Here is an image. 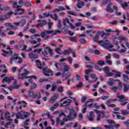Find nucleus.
<instances>
[{"label": "nucleus", "instance_id": "1", "mask_svg": "<svg viewBox=\"0 0 129 129\" xmlns=\"http://www.w3.org/2000/svg\"><path fill=\"white\" fill-rule=\"evenodd\" d=\"M77 114L74 109H70V114L66 116L64 112L59 113V116L56 118V123L60 125H64V123L68 120H73L74 117H76Z\"/></svg>", "mask_w": 129, "mask_h": 129}, {"label": "nucleus", "instance_id": "2", "mask_svg": "<svg viewBox=\"0 0 129 129\" xmlns=\"http://www.w3.org/2000/svg\"><path fill=\"white\" fill-rule=\"evenodd\" d=\"M101 32L99 31L97 33L96 36L94 37V42H97V43H99V44H101V46L102 47H104V48H106V49H107L108 50H109L111 52H115V49H111V48L113 47V46L109 43V41L108 40H106L105 41H103V40L98 41V38H99V36H100Z\"/></svg>", "mask_w": 129, "mask_h": 129}, {"label": "nucleus", "instance_id": "3", "mask_svg": "<svg viewBox=\"0 0 129 129\" xmlns=\"http://www.w3.org/2000/svg\"><path fill=\"white\" fill-rule=\"evenodd\" d=\"M36 66H37L39 69H43V74L45 76H50L53 75V71L50 70H47L46 68H43V66H44V63H41L39 60H36Z\"/></svg>", "mask_w": 129, "mask_h": 129}, {"label": "nucleus", "instance_id": "4", "mask_svg": "<svg viewBox=\"0 0 129 129\" xmlns=\"http://www.w3.org/2000/svg\"><path fill=\"white\" fill-rule=\"evenodd\" d=\"M70 69H71V67L68 64H67L66 63H64L63 66V72L61 74L62 77H66V80L68 79V78L71 76V74H68Z\"/></svg>", "mask_w": 129, "mask_h": 129}, {"label": "nucleus", "instance_id": "5", "mask_svg": "<svg viewBox=\"0 0 129 129\" xmlns=\"http://www.w3.org/2000/svg\"><path fill=\"white\" fill-rule=\"evenodd\" d=\"M53 33V30H44L43 32H41L40 35L39 34H36L34 35L36 37H41L42 38V39H44V40H48V39H49L50 36L48 34H52Z\"/></svg>", "mask_w": 129, "mask_h": 129}, {"label": "nucleus", "instance_id": "6", "mask_svg": "<svg viewBox=\"0 0 129 129\" xmlns=\"http://www.w3.org/2000/svg\"><path fill=\"white\" fill-rule=\"evenodd\" d=\"M24 73L19 74L18 75V79L23 80V79H27L28 77L27 76L30 73V72L26 69L23 70Z\"/></svg>", "mask_w": 129, "mask_h": 129}, {"label": "nucleus", "instance_id": "7", "mask_svg": "<svg viewBox=\"0 0 129 129\" xmlns=\"http://www.w3.org/2000/svg\"><path fill=\"white\" fill-rule=\"evenodd\" d=\"M71 101H72V100L67 99V98H64L60 101V102H61L60 104V107H62V106H65L66 105H70Z\"/></svg>", "mask_w": 129, "mask_h": 129}, {"label": "nucleus", "instance_id": "8", "mask_svg": "<svg viewBox=\"0 0 129 129\" xmlns=\"http://www.w3.org/2000/svg\"><path fill=\"white\" fill-rule=\"evenodd\" d=\"M93 101H94V100H93V99H90L88 101L86 102V103L85 104L84 106V108L82 109L83 113H85L87 107H93V106H92L93 105L92 104H88L89 102H93Z\"/></svg>", "mask_w": 129, "mask_h": 129}, {"label": "nucleus", "instance_id": "9", "mask_svg": "<svg viewBox=\"0 0 129 129\" xmlns=\"http://www.w3.org/2000/svg\"><path fill=\"white\" fill-rule=\"evenodd\" d=\"M48 52L50 56H52L53 52H52V49L50 47H46L44 50L42 52V55L44 57H48Z\"/></svg>", "mask_w": 129, "mask_h": 129}, {"label": "nucleus", "instance_id": "10", "mask_svg": "<svg viewBox=\"0 0 129 129\" xmlns=\"http://www.w3.org/2000/svg\"><path fill=\"white\" fill-rule=\"evenodd\" d=\"M62 24L63 26H66L67 24H69L71 29H72V30H74V29L75 28V27L72 25V23H70V21H69V19H68V18H66L63 19L62 21Z\"/></svg>", "mask_w": 129, "mask_h": 129}, {"label": "nucleus", "instance_id": "11", "mask_svg": "<svg viewBox=\"0 0 129 129\" xmlns=\"http://www.w3.org/2000/svg\"><path fill=\"white\" fill-rule=\"evenodd\" d=\"M25 98H28V97H31L32 98H37V94L34 93V91L30 90L28 91V96L24 95Z\"/></svg>", "mask_w": 129, "mask_h": 129}, {"label": "nucleus", "instance_id": "12", "mask_svg": "<svg viewBox=\"0 0 129 129\" xmlns=\"http://www.w3.org/2000/svg\"><path fill=\"white\" fill-rule=\"evenodd\" d=\"M58 97H59V95H58V94H54L49 100L48 102L51 104H53V103H54L55 101H56Z\"/></svg>", "mask_w": 129, "mask_h": 129}, {"label": "nucleus", "instance_id": "13", "mask_svg": "<svg viewBox=\"0 0 129 129\" xmlns=\"http://www.w3.org/2000/svg\"><path fill=\"white\" fill-rule=\"evenodd\" d=\"M94 110L95 112H96V113H97L98 114V116L97 117V121L100 120L101 115H102L103 117L104 116V111H100L97 110Z\"/></svg>", "mask_w": 129, "mask_h": 129}, {"label": "nucleus", "instance_id": "14", "mask_svg": "<svg viewBox=\"0 0 129 129\" xmlns=\"http://www.w3.org/2000/svg\"><path fill=\"white\" fill-rule=\"evenodd\" d=\"M104 127H105L106 129H115V128H118L119 127L120 125L119 124H115L114 125H104Z\"/></svg>", "mask_w": 129, "mask_h": 129}, {"label": "nucleus", "instance_id": "15", "mask_svg": "<svg viewBox=\"0 0 129 129\" xmlns=\"http://www.w3.org/2000/svg\"><path fill=\"white\" fill-rule=\"evenodd\" d=\"M15 13H13L15 16H17L18 14L19 15H22V14H24V12H25V9H22L20 8H18L16 10H15Z\"/></svg>", "mask_w": 129, "mask_h": 129}, {"label": "nucleus", "instance_id": "16", "mask_svg": "<svg viewBox=\"0 0 129 129\" xmlns=\"http://www.w3.org/2000/svg\"><path fill=\"white\" fill-rule=\"evenodd\" d=\"M12 80H14V77H6L3 80L2 82H6L7 83H11Z\"/></svg>", "mask_w": 129, "mask_h": 129}, {"label": "nucleus", "instance_id": "17", "mask_svg": "<svg viewBox=\"0 0 129 129\" xmlns=\"http://www.w3.org/2000/svg\"><path fill=\"white\" fill-rule=\"evenodd\" d=\"M2 52H3L2 55L4 57H7V55H8V54H9L10 56H12V55H13V50H9V51H7L5 50H2Z\"/></svg>", "mask_w": 129, "mask_h": 129}, {"label": "nucleus", "instance_id": "18", "mask_svg": "<svg viewBox=\"0 0 129 129\" xmlns=\"http://www.w3.org/2000/svg\"><path fill=\"white\" fill-rule=\"evenodd\" d=\"M29 56L31 60H34L35 59H38V55L37 54H34L33 53H30L29 54Z\"/></svg>", "mask_w": 129, "mask_h": 129}, {"label": "nucleus", "instance_id": "19", "mask_svg": "<svg viewBox=\"0 0 129 129\" xmlns=\"http://www.w3.org/2000/svg\"><path fill=\"white\" fill-rule=\"evenodd\" d=\"M16 115V118L18 119L19 118H20L21 119H24V116L21 113L19 112L17 114L13 113L12 115V117H14Z\"/></svg>", "mask_w": 129, "mask_h": 129}, {"label": "nucleus", "instance_id": "20", "mask_svg": "<svg viewBox=\"0 0 129 129\" xmlns=\"http://www.w3.org/2000/svg\"><path fill=\"white\" fill-rule=\"evenodd\" d=\"M123 92H127L129 90V84H123Z\"/></svg>", "mask_w": 129, "mask_h": 129}, {"label": "nucleus", "instance_id": "21", "mask_svg": "<svg viewBox=\"0 0 129 129\" xmlns=\"http://www.w3.org/2000/svg\"><path fill=\"white\" fill-rule=\"evenodd\" d=\"M46 24H47V22H46V20H43L42 21V23H40L37 24H36L35 26L36 28H39V27H43V26L46 25Z\"/></svg>", "mask_w": 129, "mask_h": 129}, {"label": "nucleus", "instance_id": "22", "mask_svg": "<svg viewBox=\"0 0 129 129\" xmlns=\"http://www.w3.org/2000/svg\"><path fill=\"white\" fill-rule=\"evenodd\" d=\"M112 5V3H110L106 7V11L108 12L109 13H113L114 11L113 9H111L110 8L111 7V5Z\"/></svg>", "mask_w": 129, "mask_h": 129}, {"label": "nucleus", "instance_id": "23", "mask_svg": "<svg viewBox=\"0 0 129 129\" xmlns=\"http://www.w3.org/2000/svg\"><path fill=\"white\" fill-rule=\"evenodd\" d=\"M52 81V78H48L47 79L45 78H41L39 80V82H51Z\"/></svg>", "mask_w": 129, "mask_h": 129}, {"label": "nucleus", "instance_id": "24", "mask_svg": "<svg viewBox=\"0 0 129 129\" xmlns=\"http://www.w3.org/2000/svg\"><path fill=\"white\" fill-rule=\"evenodd\" d=\"M18 103V104H22L21 106H20L19 109H22V107H26V102L25 101H19Z\"/></svg>", "mask_w": 129, "mask_h": 129}, {"label": "nucleus", "instance_id": "25", "mask_svg": "<svg viewBox=\"0 0 129 129\" xmlns=\"http://www.w3.org/2000/svg\"><path fill=\"white\" fill-rule=\"evenodd\" d=\"M110 70V69L108 68V67H105L104 68H102V71H104L106 74H107Z\"/></svg>", "mask_w": 129, "mask_h": 129}, {"label": "nucleus", "instance_id": "26", "mask_svg": "<svg viewBox=\"0 0 129 129\" xmlns=\"http://www.w3.org/2000/svg\"><path fill=\"white\" fill-rule=\"evenodd\" d=\"M110 34L109 33H106L105 32H103L102 34L101 35V37L103 39H106L108 37V36H110Z\"/></svg>", "mask_w": 129, "mask_h": 129}, {"label": "nucleus", "instance_id": "27", "mask_svg": "<svg viewBox=\"0 0 129 129\" xmlns=\"http://www.w3.org/2000/svg\"><path fill=\"white\" fill-rule=\"evenodd\" d=\"M122 7L124 10H128L129 6L127 5L126 2H125L124 4H121Z\"/></svg>", "mask_w": 129, "mask_h": 129}, {"label": "nucleus", "instance_id": "28", "mask_svg": "<svg viewBox=\"0 0 129 129\" xmlns=\"http://www.w3.org/2000/svg\"><path fill=\"white\" fill-rule=\"evenodd\" d=\"M50 17L51 19L54 20V21H57L58 20V16L56 14H54L53 15L52 14H50Z\"/></svg>", "mask_w": 129, "mask_h": 129}, {"label": "nucleus", "instance_id": "29", "mask_svg": "<svg viewBox=\"0 0 129 129\" xmlns=\"http://www.w3.org/2000/svg\"><path fill=\"white\" fill-rule=\"evenodd\" d=\"M113 9L115 11L116 16H120L121 15V13L117 12V7L116 6H113Z\"/></svg>", "mask_w": 129, "mask_h": 129}, {"label": "nucleus", "instance_id": "30", "mask_svg": "<svg viewBox=\"0 0 129 129\" xmlns=\"http://www.w3.org/2000/svg\"><path fill=\"white\" fill-rule=\"evenodd\" d=\"M83 6H84V3L79 1L78 3L77 4L78 8H79V9H82Z\"/></svg>", "mask_w": 129, "mask_h": 129}, {"label": "nucleus", "instance_id": "31", "mask_svg": "<svg viewBox=\"0 0 129 129\" xmlns=\"http://www.w3.org/2000/svg\"><path fill=\"white\" fill-rule=\"evenodd\" d=\"M121 45L122 46L123 48L119 50V52H120L121 54H122V53L126 52V48H125V47L123 45L121 44Z\"/></svg>", "mask_w": 129, "mask_h": 129}, {"label": "nucleus", "instance_id": "32", "mask_svg": "<svg viewBox=\"0 0 129 129\" xmlns=\"http://www.w3.org/2000/svg\"><path fill=\"white\" fill-rule=\"evenodd\" d=\"M58 106H59V104L58 103H56L54 104L53 106H52L50 108L51 111H54V110H55V109H56V108H57V107H58Z\"/></svg>", "mask_w": 129, "mask_h": 129}, {"label": "nucleus", "instance_id": "33", "mask_svg": "<svg viewBox=\"0 0 129 129\" xmlns=\"http://www.w3.org/2000/svg\"><path fill=\"white\" fill-rule=\"evenodd\" d=\"M117 39L119 41V42H121V41H127V39L126 37L122 36H119L117 37Z\"/></svg>", "mask_w": 129, "mask_h": 129}, {"label": "nucleus", "instance_id": "34", "mask_svg": "<svg viewBox=\"0 0 129 129\" xmlns=\"http://www.w3.org/2000/svg\"><path fill=\"white\" fill-rule=\"evenodd\" d=\"M112 72L115 73V75L116 77H120V76H121V74H120V72H116V71L114 70H113Z\"/></svg>", "mask_w": 129, "mask_h": 129}, {"label": "nucleus", "instance_id": "35", "mask_svg": "<svg viewBox=\"0 0 129 129\" xmlns=\"http://www.w3.org/2000/svg\"><path fill=\"white\" fill-rule=\"evenodd\" d=\"M12 7L14 9H19V8H21V7H20V5H18V3H17L16 2L13 3Z\"/></svg>", "mask_w": 129, "mask_h": 129}, {"label": "nucleus", "instance_id": "36", "mask_svg": "<svg viewBox=\"0 0 129 129\" xmlns=\"http://www.w3.org/2000/svg\"><path fill=\"white\" fill-rule=\"evenodd\" d=\"M120 104L122 106L125 105V104H127V102H128V99H125L124 100H122L120 101Z\"/></svg>", "mask_w": 129, "mask_h": 129}, {"label": "nucleus", "instance_id": "37", "mask_svg": "<svg viewBox=\"0 0 129 129\" xmlns=\"http://www.w3.org/2000/svg\"><path fill=\"white\" fill-rule=\"evenodd\" d=\"M10 115V112H6V113L5 114L4 116H5V118H7L8 120H10V121H11V120H12L11 119V117L7 116V115Z\"/></svg>", "mask_w": 129, "mask_h": 129}, {"label": "nucleus", "instance_id": "38", "mask_svg": "<svg viewBox=\"0 0 129 129\" xmlns=\"http://www.w3.org/2000/svg\"><path fill=\"white\" fill-rule=\"evenodd\" d=\"M26 43L27 44L30 43V44H32V45H34L35 44H37V41H34V40H27L26 41Z\"/></svg>", "mask_w": 129, "mask_h": 129}, {"label": "nucleus", "instance_id": "39", "mask_svg": "<svg viewBox=\"0 0 129 129\" xmlns=\"http://www.w3.org/2000/svg\"><path fill=\"white\" fill-rule=\"evenodd\" d=\"M97 64L100 66H103V65L105 64V62H104V61L103 60H99L98 61Z\"/></svg>", "mask_w": 129, "mask_h": 129}, {"label": "nucleus", "instance_id": "40", "mask_svg": "<svg viewBox=\"0 0 129 129\" xmlns=\"http://www.w3.org/2000/svg\"><path fill=\"white\" fill-rule=\"evenodd\" d=\"M41 92L43 93V95H46V97L50 96V93L48 92H44V90H41Z\"/></svg>", "mask_w": 129, "mask_h": 129}, {"label": "nucleus", "instance_id": "41", "mask_svg": "<svg viewBox=\"0 0 129 129\" xmlns=\"http://www.w3.org/2000/svg\"><path fill=\"white\" fill-rule=\"evenodd\" d=\"M117 98L119 99V101H122L123 99H124V96L123 95H117Z\"/></svg>", "mask_w": 129, "mask_h": 129}, {"label": "nucleus", "instance_id": "42", "mask_svg": "<svg viewBox=\"0 0 129 129\" xmlns=\"http://www.w3.org/2000/svg\"><path fill=\"white\" fill-rule=\"evenodd\" d=\"M108 24L109 25H116L117 24V21L113 20V21L108 22Z\"/></svg>", "mask_w": 129, "mask_h": 129}, {"label": "nucleus", "instance_id": "43", "mask_svg": "<svg viewBox=\"0 0 129 129\" xmlns=\"http://www.w3.org/2000/svg\"><path fill=\"white\" fill-rule=\"evenodd\" d=\"M94 66V63L93 62H90L87 65V68H92Z\"/></svg>", "mask_w": 129, "mask_h": 129}, {"label": "nucleus", "instance_id": "44", "mask_svg": "<svg viewBox=\"0 0 129 129\" xmlns=\"http://www.w3.org/2000/svg\"><path fill=\"white\" fill-rule=\"evenodd\" d=\"M123 80L125 82H126L127 80H129L128 77L125 75H123Z\"/></svg>", "mask_w": 129, "mask_h": 129}, {"label": "nucleus", "instance_id": "45", "mask_svg": "<svg viewBox=\"0 0 129 129\" xmlns=\"http://www.w3.org/2000/svg\"><path fill=\"white\" fill-rule=\"evenodd\" d=\"M116 117L117 119H121V120H124V119H125V118H124V117H122L121 115H117L116 116Z\"/></svg>", "mask_w": 129, "mask_h": 129}, {"label": "nucleus", "instance_id": "46", "mask_svg": "<svg viewBox=\"0 0 129 129\" xmlns=\"http://www.w3.org/2000/svg\"><path fill=\"white\" fill-rule=\"evenodd\" d=\"M23 114H24V116L23 117H28V116H29L31 114L30 113V112H23Z\"/></svg>", "mask_w": 129, "mask_h": 129}, {"label": "nucleus", "instance_id": "47", "mask_svg": "<svg viewBox=\"0 0 129 129\" xmlns=\"http://www.w3.org/2000/svg\"><path fill=\"white\" fill-rule=\"evenodd\" d=\"M5 26H6V27H8V28H13V25H12V23H5Z\"/></svg>", "mask_w": 129, "mask_h": 129}, {"label": "nucleus", "instance_id": "48", "mask_svg": "<svg viewBox=\"0 0 129 129\" xmlns=\"http://www.w3.org/2000/svg\"><path fill=\"white\" fill-rule=\"evenodd\" d=\"M23 4H24V1L23 0H19L18 1V4L20 8H22L23 7Z\"/></svg>", "mask_w": 129, "mask_h": 129}, {"label": "nucleus", "instance_id": "49", "mask_svg": "<svg viewBox=\"0 0 129 129\" xmlns=\"http://www.w3.org/2000/svg\"><path fill=\"white\" fill-rule=\"evenodd\" d=\"M90 72H92V69H89V70H86L85 71V74L86 75H88L90 73Z\"/></svg>", "mask_w": 129, "mask_h": 129}, {"label": "nucleus", "instance_id": "50", "mask_svg": "<svg viewBox=\"0 0 129 129\" xmlns=\"http://www.w3.org/2000/svg\"><path fill=\"white\" fill-rule=\"evenodd\" d=\"M57 89V91L58 92H60V93H62V92H63V87H58Z\"/></svg>", "mask_w": 129, "mask_h": 129}, {"label": "nucleus", "instance_id": "51", "mask_svg": "<svg viewBox=\"0 0 129 129\" xmlns=\"http://www.w3.org/2000/svg\"><path fill=\"white\" fill-rule=\"evenodd\" d=\"M107 123H109L110 124H114L115 122L113 120H107Z\"/></svg>", "mask_w": 129, "mask_h": 129}, {"label": "nucleus", "instance_id": "52", "mask_svg": "<svg viewBox=\"0 0 129 129\" xmlns=\"http://www.w3.org/2000/svg\"><path fill=\"white\" fill-rule=\"evenodd\" d=\"M36 87H37V85H36V84L34 83L32 85L30 89L31 90H33V89H35V88H36Z\"/></svg>", "mask_w": 129, "mask_h": 129}, {"label": "nucleus", "instance_id": "53", "mask_svg": "<svg viewBox=\"0 0 129 129\" xmlns=\"http://www.w3.org/2000/svg\"><path fill=\"white\" fill-rule=\"evenodd\" d=\"M105 32L108 34V33H114V30L112 29H106Z\"/></svg>", "mask_w": 129, "mask_h": 129}, {"label": "nucleus", "instance_id": "54", "mask_svg": "<svg viewBox=\"0 0 129 129\" xmlns=\"http://www.w3.org/2000/svg\"><path fill=\"white\" fill-rule=\"evenodd\" d=\"M63 55H69L70 54V51L69 50H64L62 52Z\"/></svg>", "mask_w": 129, "mask_h": 129}, {"label": "nucleus", "instance_id": "55", "mask_svg": "<svg viewBox=\"0 0 129 129\" xmlns=\"http://www.w3.org/2000/svg\"><path fill=\"white\" fill-rule=\"evenodd\" d=\"M43 50V48H40L39 49H35L33 51V52H34V53H36V52H37V53H38L39 54H40V53H41V51Z\"/></svg>", "mask_w": 129, "mask_h": 129}, {"label": "nucleus", "instance_id": "56", "mask_svg": "<svg viewBox=\"0 0 129 129\" xmlns=\"http://www.w3.org/2000/svg\"><path fill=\"white\" fill-rule=\"evenodd\" d=\"M87 99V97L86 96H84L82 97L81 102H82L83 103L85 102Z\"/></svg>", "mask_w": 129, "mask_h": 129}, {"label": "nucleus", "instance_id": "57", "mask_svg": "<svg viewBox=\"0 0 129 129\" xmlns=\"http://www.w3.org/2000/svg\"><path fill=\"white\" fill-rule=\"evenodd\" d=\"M25 7H31L32 6V4L30 2H26L24 4Z\"/></svg>", "mask_w": 129, "mask_h": 129}, {"label": "nucleus", "instance_id": "58", "mask_svg": "<svg viewBox=\"0 0 129 129\" xmlns=\"http://www.w3.org/2000/svg\"><path fill=\"white\" fill-rule=\"evenodd\" d=\"M83 86V84L81 82H80L78 85H77V87L78 88H81L82 86Z\"/></svg>", "mask_w": 129, "mask_h": 129}, {"label": "nucleus", "instance_id": "59", "mask_svg": "<svg viewBox=\"0 0 129 129\" xmlns=\"http://www.w3.org/2000/svg\"><path fill=\"white\" fill-rule=\"evenodd\" d=\"M68 14H69V15H72V16H76V13L74 12L68 11Z\"/></svg>", "mask_w": 129, "mask_h": 129}, {"label": "nucleus", "instance_id": "60", "mask_svg": "<svg viewBox=\"0 0 129 129\" xmlns=\"http://www.w3.org/2000/svg\"><path fill=\"white\" fill-rule=\"evenodd\" d=\"M29 32L31 33V34H36V29H31L29 30Z\"/></svg>", "mask_w": 129, "mask_h": 129}, {"label": "nucleus", "instance_id": "61", "mask_svg": "<svg viewBox=\"0 0 129 129\" xmlns=\"http://www.w3.org/2000/svg\"><path fill=\"white\" fill-rule=\"evenodd\" d=\"M62 27V24L61 23V21L60 20H58V24H57V28H60Z\"/></svg>", "mask_w": 129, "mask_h": 129}, {"label": "nucleus", "instance_id": "62", "mask_svg": "<svg viewBox=\"0 0 129 129\" xmlns=\"http://www.w3.org/2000/svg\"><path fill=\"white\" fill-rule=\"evenodd\" d=\"M111 90L114 91V92H116V90H117V87L114 86L111 88Z\"/></svg>", "mask_w": 129, "mask_h": 129}, {"label": "nucleus", "instance_id": "63", "mask_svg": "<svg viewBox=\"0 0 129 129\" xmlns=\"http://www.w3.org/2000/svg\"><path fill=\"white\" fill-rule=\"evenodd\" d=\"M94 54H95L96 55H99V54H100V52L99 51V50L96 49L94 51Z\"/></svg>", "mask_w": 129, "mask_h": 129}, {"label": "nucleus", "instance_id": "64", "mask_svg": "<svg viewBox=\"0 0 129 129\" xmlns=\"http://www.w3.org/2000/svg\"><path fill=\"white\" fill-rule=\"evenodd\" d=\"M123 123L124 124H126V126H129V120H128L125 122H123Z\"/></svg>", "mask_w": 129, "mask_h": 129}]
</instances>
